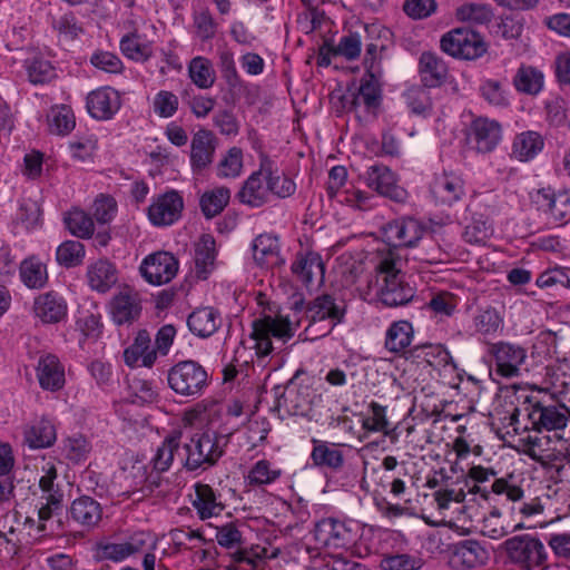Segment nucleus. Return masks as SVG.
I'll return each instance as SVG.
<instances>
[{
	"mask_svg": "<svg viewBox=\"0 0 570 570\" xmlns=\"http://www.w3.org/2000/svg\"><path fill=\"white\" fill-rule=\"evenodd\" d=\"M366 186L394 202H404L406 191L397 185L395 174L385 165L374 164L363 174Z\"/></svg>",
	"mask_w": 570,
	"mask_h": 570,
	"instance_id": "14",
	"label": "nucleus"
},
{
	"mask_svg": "<svg viewBox=\"0 0 570 570\" xmlns=\"http://www.w3.org/2000/svg\"><path fill=\"white\" fill-rule=\"evenodd\" d=\"M67 228L79 238H90L94 235L92 217L82 209L75 208L65 217Z\"/></svg>",
	"mask_w": 570,
	"mask_h": 570,
	"instance_id": "49",
	"label": "nucleus"
},
{
	"mask_svg": "<svg viewBox=\"0 0 570 570\" xmlns=\"http://www.w3.org/2000/svg\"><path fill=\"white\" fill-rule=\"evenodd\" d=\"M73 159L86 161L91 159L97 149V139L94 136H82L69 142Z\"/></svg>",
	"mask_w": 570,
	"mask_h": 570,
	"instance_id": "59",
	"label": "nucleus"
},
{
	"mask_svg": "<svg viewBox=\"0 0 570 570\" xmlns=\"http://www.w3.org/2000/svg\"><path fill=\"white\" fill-rule=\"evenodd\" d=\"M441 49L458 59L474 60L482 57L488 49L482 36L473 29L455 28L442 36Z\"/></svg>",
	"mask_w": 570,
	"mask_h": 570,
	"instance_id": "7",
	"label": "nucleus"
},
{
	"mask_svg": "<svg viewBox=\"0 0 570 570\" xmlns=\"http://www.w3.org/2000/svg\"><path fill=\"white\" fill-rule=\"evenodd\" d=\"M550 453L548 458V472L550 479L556 483L567 481L566 464L570 463V443L562 442V445H553L549 448Z\"/></svg>",
	"mask_w": 570,
	"mask_h": 570,
	"instance_id": "41",
	"label": "nucleus"
},
{
	"mask_svg": "<svg viewBox=\"0 0 570 570\" xmlns=\"http://www.w3.org/2000/svg\"><path fill=\"white\" fill-rule=\"evenodd\" d=\"M315 541L327 549L347 548L354 543L355 534L343 521L326 518L315 524Z\"/></svg>",
	"mask_w": 570,
	"mask_h": 570,
	"instance_id": "16",
	"label": "nucleus"
},
{
	"mask_svg": "<svg viewBox=\"0 0 570 570\" xmlns=\"http://www.w3.org/2000/svg\"><path fill=\"white\" fill-rule=\"evenodd\" d=\"M289 308L295 314L305 317L309 323L330 320L333 327L344 323L347 312L345 301H337L333 295L324 293L314 299L305 303V297L302 293H294L288 298Z\"/></svg>",
	"mask_w": 570,
	"mask_h": 570,
	"instance_id": "3",
	"label": "nucleus"
},
{
	"mask_svg": "<svg viewBox=\"0 0 570 570\" xmlns=\"http://www.w3.org/2000/svg\"><path fill=\"white\" fill-rule=\"evenodd\" d=\"M507 561L521 570H534L544 564L547 552L542 541L533 534H517L501 543Z\"/></svg>",
	"mask_w": 570,
	"mask_h": 570,
	"instance_id": "5",
	"label": "nucleus"
},
{
	"mask_svg": "<svg viewBox=\"0 0 570 570\" xmlns=\"http://www.w3.org/2000/svg\"><path fill=\"white\" fill-rule=\"evenodd\" d=\"M291 271L308 291L324 284L325 263L318 252H298Z\"/></svg>",
	"mask_w": 570,
	"mask_h": 570,
	"instance_id": "13",
	"label": "nucleus"
},
{
	"mask_svg": "<svg viewBox=\"0 0 570 570\" xmlns=\"http://www.w3.org/2000/svg\"><path fill=\"white\" fill-rule=\"evenodd\" d=\"M122 55L134 61L145 62L153 56V47L148 41H142L137 32L126 35L120 40Z\"/></svg>",
	"mask_w": 570,
	"mask_h": 570,
	"instance_id": "46",
	"label": "nucleus"
},
{
	"mask_svg": "<svg viewBox=\"0 0 570 570\" xmlns=\"http://www.w3.org/2000/svg\"><path fill=\"white\" fill-rule=\"evenodd\" d=\"M117 213V202L114 197L100 194L92 204V216L98 224L110 223Z\"/></svg>",
	"mask_w": 570,
	"mask_h": 570,
	"instance_id": "55",
	"label": "nucleus"
},
{
	"mask_svg": "<svg viewBox=\"0 0 570 570\" xmlns=\"http://www.w3.org/2000/svg\"><path fill=\"white\" fill-rule=\"evenodd\" d=\"M89 285L100 293L108 292L117 283V269L107 259H99L91 264L87 272Z\"/></svg>",
	"mask_w": 570,
	"mask_h": 570,
	"instance_id": "38",
	"label": "nucleus"
},
{
	"mask_svg": "<svg viewBox=\"0 0 570 570\" xmlns=\"http://www.w3.org/2000/svg\"><path fill=\"white\" fill-rule=\"evenodd\" d=\"M368 407L372 414L363 419L362 428L367 432H382L390 440H393L392 431H389L390 423L386 417V406L372 401Z\"/></svg>",
	"mask_w": 570,
	"mask_h": 570,
	"instance_id": "52",
	"label": "nucleus"
},
{
	"mask_svg": "<svg viewBox=\"0 0 570 570\" xmlns=\"http://www.w3.org/2000/svg\"><path fill=\"white\" fill-rule=\"evenodd\" d=\"M141 299L137 292L125 288L110 302V314L115 324L130 325L141 315Z\"/></svg>",
	"mask_w": 570,
	"mask_h": 570,
	"instance_id": "19",
	"label": "nucleus"
},
{
	"mask_svg": "<svg viewBox=\"0 0 570 570\" xmlns=\"http://www.w3.org/2000/svg\"><path fill=\"white\" fill-rule=\"evenodd\" d=\"M313 449L311 460L318 469H326L332 472H340L345 464V454L341 444L312 439Z\"/></svg>",
	"mask_w": 570,
	"mask_h": 570,
	"instance_id": "23",
	"label": "nucleus"
},
{
	"mask_svg": "<svg viewBox=\"0 0 570 570\" xmlns=\"http://www.w3.org/2000/svg\"><path fill=\"white\" fill-rule=\"evenodd\" d=\"M20 277L27 287L40 289L48 282L47 266L38 256L31 255L21 262Z\"/></svg>",
	"mask_w": 570,
	"mask_h": 570,
	"instance_id": "40",
	"label": "nucleus"
},
{
	"mask_svg": "<svg viewBox=\"0 0 570 570\" xmlns=\"http://www.w3.org/2000/svg\"><path fill=\"white\" fill-rule=\"evenodd\" d=\"M488 560L489 552L478 540L465 539L453 546L451 563L456 568L473 569L485 564Z\"/></svg>",
	"mask_w": 570,
	"mask_h": 570,
	"instance_id": "21",
	"label": "nucleus"
},
{
	"mask_svg": "<svg viewBox=\"0 0 570 570\" xmlns=\"http://www.w3.org/2000/svg\"><path fill=\"white\" fill-rule=\"evenodd\" d=\"M501 323L502 320L494 308H487L474 317L475 330L483 335L494 334Z\"/></svg>",
	"mask_w": 570,
	"mask_h": 570,
	"instance_id": "60",
	"label": "nucleus"
},
{
	"mask_svg": "<svg viewBox=\"0 0 570 570\" xmlns=\"http://www.w3.org/2000/svg\"><path fill=\"white\" fill-rule=\"evenodd\" d=\"M49 126L51 132L57 135L65 136L70 134L76 126L72 109L67 105L53 107L50 114Z\"/></svg>",
	"mask_w": 570,
	"mask_h": 570,
	"instance_id": "50",
	"label": "nucleus"
},
{
	"mask_svg": "<svg viewBox=\"0 0 570 570\" xmlns=\"http://www.w3.org/2000/svg\"><path fill=\"white\" fill-rule=\"evenodd\" d=\"M262 169L265 170L267 189L279 198L292 196L296 190L293 179L283 175H277L275 163L266 155H262Z\"/></svg>",
	"mask_w": 570,
	"mask_h": 570,
	"instance_id": "37",
	"label": "nucleus"
},
{
	"mask_svg": "<svg viewBox=\"0 0 570 570\" xmlns=\"http://www.w3.org/2000/svg\"><path fill=\"white\" fill-rule=\"evenodd\" d=\"M361 39L357 33H350L334 45V56L344 57L346 60H355L361 53Z\"/></svg>",
	"mask_w": 570,
	"mask_h": 570,
	"instance_id": "61",
	"label": "nucleus"
},
{
	"mask_svg": "<svg viewBox=\"0 0 570 570\" xmlns=\"http://www.w3.org/2000/svg\"><path fill=\"white\" fill-rule=\"evenodd\" d=\"M169 387L187 397H199L208 386L209 375L205 367L193 360L180 361L170 367L167 375Z\"/></svg>",
	"mask_w": 570,
	"mask_h": 570,
	"instance_id": "6",
	"label": "nucleus"
},
{
	"mask_svg": "<svg viewBox=\"0 0 570 570\" xmlns=\"http://www.w3.org/2000/svg\"><path fill=\"white\" fill-rule=\"evenodd\" d=\"M140 275L151 285L169 283L178 272V259L171 252H151L139 267Z\"/></svg>",
	"mask_w": 570,
	"mask_h": 570,
	"instance_id": "11",
	"label": "nucleus"
},
{
	"mask_svg": "<svg viewBox=\"0 0 570 570\" xmlns=\"http://www.w3.org/2000/svg\"><path fill=\"white\" fill-rule=\"evenodd\" d=\"M492 352L495 360L497 372L504 377L517 376L519 374V367L527 356L523 347L505 342L494 344Z\"/></svg>",
	"mask_w": 570,
	"mask_h": 570,
	"instance_id": "22",
	"label": "nucleus"
},
{
	"mask_svg": "<svg viewBox=\"0 0 570 570\" xmlns=\"http://www.w3.org/2000/svg\"><path fill=\"white\" fill-rule=\"evenodd\" d=\"M384 257L376 266L379 289L377 299L387 307L405 306L413 301L416 291L407 282L401 269L397 267V259L386 252Z\"/></svg>",
	"mask_w": 570,
	"mask_h": 570,
	"instance_id": "2",
	"label": "nucleus"
},
{
	"mask_svg": "<svg viewBox=\"0 0 570 570\" xmlns=\"http://www.w3.org/2000/svg\"><path fill=\"white\" fill-rule=\"evenodd\" d=\"M154 111L163 118H169L178 109V97L171 91L161 90L154 98Z\"/></svg>",
	"mask_w": 570,
	"mask_h": 570,
	"instance_id": "62",
	"label": "nucleus"
},
{
	"mask_svg": "<svg viewBox=\"0 0 570 570\" xmlns=\"http://www.w3.org/2000/svg\"><path fill=\"white\" fill-rule=\"evenodd\" d=\"M425 233V226L411 217L395 219L382 227V237L389 249L414 247Z\"/></svg>",
	"mask_w": 570,
	"mask_h": 570,
	"instance_id": "9",
	"label": "nucleus"
},
{
	"mask_svg": "<svg viewBox=\"0 0 570 570\" xmlns=\"http://www.w3.org/2000/svg\"><path fill=\"white\" fill-rule=\"evenodd\" d=\"M302 375H306L304 370H297L286 385H276L273 389L275 403L273 410L279 417L284 415H305L311 410L312 390L308 384H304L301 380Z\"/></svg>",
	"mask_w": 570,
	"mask_h": 570,
	"instance_id": "4",
	"label": "nucleus"
},
{
	"mask_svg": "<svg viewBox=\"0 0 570 570\" xmlns=\"http://www.w3.org/2000/svg\"><path fill=\"white\" fill-rule=\"evenodd\" d=\"M181 439L183 433L180 431H174L164 439L163 443L157 448L156 453L150 461L156 474L154 475L151 472L150 474L146 475L141 482L148 483L150 485H158L157 479L159 478V473L168 471L175 459L179 461V453L183 448Z\"/></svg>",
	"mask_w": 570,
	"mask_h": 570,
	"instance_id": "17",
	"label": "nucleus"
},
{
	"mask_svg": "<svg viewBox=\"0 0 570 570\" xmlns=\"http://www.w3.org/2000/svg\"><path fill=\"white\" fill-rule=\"evenodd\" d=\"M502 139V126L488 117L474 118L466 132L468 144L480 154L493 151Z\"/></svg>",
	"mask_w": 570,
	"mask_h": 570,
	"instance_id": "10",
	"label": "nucleus"
},
{
	"mask_svg": "<svg viewBox=\"0 0 570 570\" xmlns=\"http://www.w3.org/2000/svg\"><path fill=\"white\" fill-rule=\"evenodd\" d=\"M190 163L196 171L208 167L214 159L216 137L208 129H199L191 139Z\"/></svg>",
	"mask_w": 570,
	"mask_h": 570,
	"instance_id": "26",
	"label": "nucleus"
},
{
	"mask_svg": "<svg viewBox=\"0 0 570 570\" xmlns=\"http://www.w3.org/2000/svg\"><path fill=\"white\" fill-rule=\"evenodd\" d=\"M482 97L493 106H508L509 100L502 86L497 80H487L480 87Z\"/></svg>",
	"mask_w": 570,
	"mask_h": 570,
	"instance_id": "64",
	"label": "nucleus"
},
{
	"mask_svg": "<svg viewBox=\"0 0 570 570\" xmlns=\"http://www.w3.org/2000/svg\"><path fill=\"white\" fill-rule=\"evenodd\" d=\"M243 168V153L240 148L233 147L218 165V175L222 177H236Z\"/></svg>",
	"mask_w": 570,
	"mask_h": 570,
	"instance_id": "57",
	"label": "nucleus"
},
{
	"mask_svg": "<svg viewBox=\"0 0 570 570\" xmlns=\"http://www.w3.org/2000/svg\"><path fill=\"white\" fill-rule=\"evenodd\" d=\"M380 72L373 71L370 67L361 79L360 88L352 95L348 109L356 110L364 105L367 110L375 109L381 102V86L379 81Z\"/></svg>",
	"mask_w": 570,
	"mask_h": 570,
	"instance_id": "24",
	"label": "nucleus"
},
{
	"mask_svg": "<svg viewBox=\"0 0 570 570\" xmlns=\"http://www.w3.org/2000/svg\"><path fill=\"white\" fill-rule=\"evenodd\" d=\"M183 100L189 106L191 112L197 118L206 117L215 107L216 100L212 97L190 96L189 90L185 89L181 94Z\"/></svg>",
	"mask_w": 570,
	"mask_h": 570,
	"instance_id": "63",
	"label": "nucleus"
},
{
	"mask_svg": "<svg viewBox=\"0 0 570 570\" xmlns=\"http://www.w3.org/2000/svg\"><path fill=\"white\" fill-rule=\"evenodd\" d=\"M129 387L131 390L132 396L135 397V400H132L134 403H153L158 397L157 389L154 386L151 381L134 379L130 382Z\"/></svg>",
	"mask_w": 570,
	"mask_h": 570,
	"instance_id": "58",
	"label": "nucleus"
},
{
	"mask_svg": "<svg viewBox=\"0 0 570 570\" xmlns=\"http://www.w3.org/2000/svg\"><path fill=\"white\" fill-rule=\"evenodd\" d=\"M406 360H412L417 364L425 363L428 366L438 371L446 367H452V370L458 368L450 352L442 344L425 343L416 345L410 348Z\"/></svg>",
	"mask_w": 570,
	"mask_h": 570,
	"instance_id": "20",
	"label": "nucleus"
},
{
	"mask_svg": "<svg viewBox=\"0 0 570 570\" xmlns=\"http://www.w3.org/2000/svg\"><path fill=\"white\" fill-rule=\"evenodd\" d=\"M419 73L424 87L436 88L445 81L448 67L441 57L426 51L419 59Z\"/></svg>",
	"mask_w": 570,
	"mask_h": 570,
	"instance_id": "32",
	"label": "nucleus"
},
{
	"mask_svg": "<svg viewBox=\"0 0 570 570\" xmlns=\"http://www.w3.org/2000/svg\"><path fill=\"white\" fill-rule=\"evenodd\" d=\"M32 313L43 325L59 324L68 317V303L58 292L49 291L35 297Z\"/></svg>",
	"mask_w": 570,
	"mask_h": 570,
	"instance_id": "15",
	"label": "nucleus"
},
{
	"mask_svg": "<svg viewBox=\"0 0 570 570\" xmlns=\"http://www.w3.org/2000/svg\"><path fill=\"white\" fill-rule=\"evenodd\" d=\"M512 85L518 92L534 97L544 87V73L538 67L521 63L512 78Z\"/></svg>",
	"mask_w": 570,
	"mask_h": 570,
	"instance_id": "34",
	"label": "nucleus"
},
{
	"mask_svg": "<svg viewBox=\"0 0 570 570\" xmlns=\"http://www.w3.org/2000/svg\"><path fill=\"white\" fill-rule=\"evenodd\" d=\"M414 338L411 322L399 320L391 323L385 333L384 347L394 355L409 356L410 346Z\"/></svg>",
	"mask_w": 570,
	"mask_h": 570,
	"instance_id": "27",
	"label": "nucleus"
},
{
	"mask_svg": "<svg viewBox=\"0 0 570 570\" xmlns=\"http://www.w3.org/2000/svg\"><path fill=\"white\" fill-rule=\"evenodd\" d=\"M430 88L422 86H412L405 94L407 107L415 115L426 117L432 110V98L429 91Z\"/></svg>",
	"mask_w": 570,
	"mask_h": 570,
	"instance_id": "48",
	"label": "nucleus"
},
{
	"mask_svg": "<svg viewBox=\"0 0 570 570\" xmlns=\"http://www.w3.org/2000/svg\"><path fill=\"white\" fill-rule=\"evenodd\" d=\"M57 432L51 420L41 417L24 430V443L31 449H47L53 445Z\"/></svg>",
	"mask_w": 570,
	"mask_h": 570,
	"instance_id": "36",
	"label": "nucleus"
},
{
	"mask_svg": "<svg viewBox=\"0 0 570 570\" xmlns=\"http://www.w3.org/2000/svg\"><path fill=\"white\" fill-rule=\"evenodd\" d=\"M527 402L529 406L527 410L529 411V419L531 420L535 430L541 431L544 429L552 434L548 435V443L553 445H562V442H568L567 439L563 438L561 431H563L568 423V416L566 413L570 415V411L563 405L562 409L566 412H561L556 405H543L539 401H533L528 397Z\"/></svg>",
	"mask_w": 570,
	"mask_h": 570,
	"instance_id": "8",
	"label": "nucleus"
},
{
	"mask_svg": "<svg viewBox=\"0 0 570 570\" xmlns=\"http://www.w3.org/2000/svg\"><path fill=\"white\" fill-rule=\"evenodd\" d=\"M227 443V435L215 431L196 432L186 441L181 440L179 463L187 471L207 470L224 455Z\"/></svg>",
	"mask_w": 570,
	"mask_h": 570,
	"instance_id": "1",
	"label": "nucleus"
},
{
	"mask_svg": "<svg viewBox=\"0 0 570 570\" xmlns=\"http://www.w3.org/2000/svg\"><path fill=\"white\" fill-rule=\"evenodd\" d=\"M183 209V196L177 190L171 189L155 197L147 209V214L154 226L165 227L178 222Z\"/></svg>",
	"mask_w": 570,
	"mask_h": 570,
	"instance_id": "12",
	"label": "nucleus"
},
{
	"mask_svg": "<svg viewBox=\"0 0 570 570\" xmlns=\"http://www.w3.org/2000/svg\"><path fill=\"white\" fill-rule=\"evenodd\" d=\"M492 10L484 3H464L455 11V17L462 22L472 24H484L491 21Z\"/></svg>",
	"mask_w": 570,
	"mask_h": 570,
	"instance_id": "51",
	"label": "nucleus"
},
{
	"mask_svg": "<svg viewBox=\"0 0 570 570\" xmlns=\"http://www.w3.org/2000/svg\"><path fill=\"white\" fill-rule=\"evenodd\" d=\"M188 75L190 80L199 89H209L216 80V72L209 59L198 56L190 60L188 65Z\"/></svg>",
	"mask_w": 570,
	"mask_h": 570,
	"instance_id": "45",
	"label": "nucleus"
},
{
	"mask_svg": "<svg viewBox=\"0 0 570 570\" xmlns=\"http://www.w3.org/2000/svg\"><path fill=\"white\" fill-rule=\"evenodd\" d=\"M429 190L436 204L449 206L459 202L465 194L463 179L453 171L434 174Z\"/></svg>",
	"mask_w": 570,
	"mask_h": 570,
	"instance_id": "18",
	"label": "nucleus"
},
{
	"mask_svg": "<svg viewBox=\"0 0 570 570\" xmlns=\"http://www.w3.org/2000/svg\"><path fill=\"white\" fill-rule=\"evenodd\" d=\"M71 518L86 527L96 525L101 519V507L91 497L82 495L76 499L70 507Z\"/></svg>",
	"mask_w": 570,
	"mask_h": 570,
	"instance_id": "39",
	"label": "nucleus"
},
{
	"mask_svg": "<svg viewBox=\"0 0 570 570\" xmlns=\"http://www.w3.org/2000/svg\"><path fill=\"white\" fill-rule=\"evenodd\" d=\"M195 495L191 504L200 520H206L220 514L225 505L220 501V494L209 484L197 482L194 485Z\"/></svg>",
	"mask_w": 570,
	"mask_h": 570,
	"instance_id": "29",
	"label": "nucleus"
},
{
	"mask_svg": "<svg viewBox=\"0 0 570 570\" xmlns=\"http://www.w3.org/2000/svg\"><path fill=\"white\" fill-rule=\"evenodd\" d=\"M281 475V469H274L268 460H259L248 471L246 482L250 487H263L274 483Z\"/></svg>",
	"mask_w": 570,
	"mask_h": 570,
	"instance_id": "47",
	"label": "nucleus"
},
{
	"mask_svg": "<svg viewBox=\"0 0 570 570\" xmlns=\"http://www.w3.org/2000/svg\"><path fill=\"white\" fill-rule=\"evenodd\" d=\"M258 326H262L263 332L268 333L269 336L282 340L284 343L295 335V331L299 327L302 316L299 314L293 315H276L264 316L263 318L255 320Z\"/></svg>",
	"mask_w": 570,
	"mask_h": 570,
	"instance_id": "31",
	"label": "nucleus"
},
{
	"mask_svg": "<svg viewBox=\"0 0 570 570\" xmlns=\"http://www.w3.org/2000/svg\"><path fill=\"white\" fill-rule=\"evenodd\" d=\"M543 148V138L535 131L519 134L513 141L512 153L521 161L533 158Z\"/></svg>",
	"mask_w": 570,
	"mask_h": 570,
	"instance_id": "44",
	"label": "nucleus"
},
{
	"mask_svg": "<svg viewBox=\"0 0 570 570\" xmlns=\"http://www.w3.org/2000/svg\"><path fill=\"white\" fill-rule=\"evenodd\" d=\"M150 335L147 330L138 331L134 343L124 351L126 365L151 367L157 358V352L150 347Z\"/></svg>",
	"mask_w": 570,
	"mask_h": 570,
	"instance_id": "28",
	"label": "nucleus"
},
{
	"mask_svg": "<svg viewBox=\"0 0 570 570\" xmlns=\"http://www.w3.org/2000/svg\"><path fill=\"white\" fill-rule=\"evenodd\" d=\"M220 322V313L209 306L196 308L187 317L189 331L202 338L212 336L219 328Z\"/></svg>",
	"mask_w": 570,
	"mask_h": 570,
	"instance_id": "33",
	"label": "nucleus"
},
{
	"mask_svg": "<svg viewBox=\"0 0 570 570\" xmlns=\"http://www.w3.org/2000/svg\"><path fill=\"white\" fill-rule=\"evenodd\" d=\"M37 377L43 390L59 391L65 385V368L56 355L47 354L39 358Z\"/></svg>",
	"mask_w": 570,
	"mask_h": 570,
	"instance_id": "30",
	"label": "nucleus"
},
{
	"mask_svg": "<svg viewBox=\"0 0 570 570\" xmlns=\"http://www.w3.org/2000/svg\"><path fill=\"white\" fill-rule=\"evenodd\" d=\"M29 81L33 85H42L56 77L55 68L50 61L42 58H33L26 62Z\"/></svg>",
	"mask_w": 570,
	"mask_h": 570,
	"instance_id": "53",
	"label": "nucleus"
},
{
	"mask_svg": "<svg viewBox=\"0 0 570 570\" xmlns=\"http://www.w3.org/2000/svg\"><path fill=\"white\" fill-rule=\"evenodd\" d=\"M259 169L254 171L243 184L237 193V198L242 204L250 207H261L267 202V187L263 186L265 170L262 169V157L259 158Z\"/></svg>",
	"mask_w": 570,
	"mask_h": 570,
	"instance_id": "35",
	"label": "nucleus"
},
{
	"mask_svg": "<svg viewBox=\"0 0 570 570\" xmlns=\"http://www.w3.org/2000/svg\"><path fill=\"white\" fill-rule=\"evenodd\" d=\"M218 66L229 88L236 89L242 86V79L236 69L233 52L229 50L220 51Z\"/></svg>",
	"mask_w": 570,
	"mask_h": 570,
	"instance_id": "56",
	"label": "nucleus"
},
{
	"mask_svg": "<svg viewBox=\"0 0 570 570\" xmlns=\"http://www.w3.org/2000/svg\"><path fill=\"white\" fill-rule=\"evenodd\" d=\"M119 108L118 92L109 87L94 90L87 97L88 112L98 120L110 119Z\"/></svg>",
	"mask_w": 570,
	"mask_h": 570,
	"instance_id": "25",
	"label": "nucleus"
},
{
	"mask_svg": "<svg viewBox=\"0 0 570 570\" xmlns=\"http://www.w3.org/2000/svg\"><path fill=\"white\" fill-rule=\"evenodd\" d=\"M229 199L230 190L225 186L206 190L199 199L200 210L206 218H214L225 209Z\"/></svg>",
	"mask_w": 570,
	"mask_h": 570,
	"instance_id": "42",
	"label": "nucleus"
},
{
	"mask_svg": "<svg viewBox=\"0 0 570 570\" xmlns=\"http://www.w3.org/2000/svg\"><path fill=\"white\" fill-rule=\"evenodd\" d=\"M92 451L90 440L80 433L72 434L62 441V452L65 458L73 463L81 464L86 462Z\"/></svg>",
	"mask_w": 570,
	"mask_h": 570,
	"instance_id": "43",
	"label": "nucleus"
},
{
	"mask_svg": "<svg viewBox=\"0 0 570 570\" xmlns=\"http://www.w3.org/2000/svg\"><path fill=\"white\" fill-rule=\"evenodd\" d=\"M493 229L485 220L474 219L463 232L464 240L474 246H487Z\"/></svg>",
	"mask_w": 570,
	"mask_h": 570,
	"instance_id": "54",
	"label": "nucleus"
}]
</instances>
